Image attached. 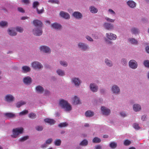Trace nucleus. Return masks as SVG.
<instances>
[{
    "label": "nucleus",
    "instance_id": "nucleus-8",
    "mask_svg": "<svg viewBox=\"0 0 149 149\" xmlns=\"http://www.w3.org/2000/svg\"><path fill=\"white\" fill-rule=\"evenodd\" d=\"M33 22V24L36 27H41L43 25V24L42 22L38 19L34 20Z\"/></svg>",
    "mask_w": 149,
    "mask_h": 149
},
{
    "label": "nucleus",
    "instance_id": "nucleus-64",
    "mask_svg": "<svg viewBox=\"0 0 149 149\" xmlns=\"http://www.w3.org/2000/svg\"><path fill=\"white\" fill-rule=\"evenodd\" d=\"M120 114V115L123 117H125L126 116V115L125 113L123 112H121Z\"/></svg>",
    "mask_w": 149,
    "mask_h": 149
},
{
    "label": "nucleus",
    "instance_id": "nucleus-28",
    "mask_svg": "<svg viewBox=\"0 0 149 149\" xmlns=\"http://www.w3.org/2000/svg\"><path fill=\"white\" fill-rule=\"evenodd\" d=\"M8 24V23L6 21H1L0 22V26L2 27H7Z\"/></svg>",
    "mask_w": 149,
    "mask_h": 149
},
{
    "label": "nucleus",
    "instance_id": "nucleus-52",
    "mask_svg": "<svg viewBox=\"0 0 149 149\" xmlns=\"http://www.w3.org/2000/svg\"><path fill=\"white\" fill-rule=\"evenodd\" d=\"M131 31L132 33L134 34L137 33L138 32L137 29H132Z\"/></svg>",
    "mask_w": 149,
    "mask_h": 149
},
{
    "label": "nucleus",
    "instance_id": "nucleus-3",
    "mask_svg": "<svg viewBox=\"0 0 149 149\" xmlns=\"http://www.w3.org/2000/svg\"><path fill=\"white\" fill-rule=\"evenodd\" d=\"M59 15L61 17L66 19H70V16L68 13L64 11H60Z\"/></svg>",
    "mask_w": 149,
    "mask_h": 149
},
{
    "label": "nucleus",
    "instance_id": "nucleus-5",
    "mask_svg": "<svg viewBox=\"0 0 149 149\" xmlns=\"http://www.w3.org/2000/svg\"><path fill=\"white\" fill-rule=\"evenodd\" d=\"M126 3L127 6L131 8H134L136 7V3L133 0H129Z\"/></svg>",
    "mask_w": 149,
    "mask_h": 149
},
{
    "label": "nucleus",
    "instance_id": "nucleus-61",
    "mask_svg": "<svg viewBox=\"0 0 149 149\" xmlns=\"http://www.w3.org/2000/svg\"><path fill=\"white\" fill-rule=\"evenodd\" d=\"M47 143H46L45 142V143L44 144L41 145V147L42 148H45L47 146Z\"/></svg>",
    "mask_w": 149,
    "mask_h": 149
},
{
    "label": "nucleus",
    "instance_id": "nucleus-11",
    "mask_svg": "<svg viewBox=\"0 0 149 149\" xmlns=\"http://www.w3.org/2000/svg\"><path fill=\"white\" fill-rule=\"evenodd\" d=\"M32 66L34 69H40L42 66L41 63L37 61H35L32 64Z\"/></svg>",
    "mask_w": 149,
    "mask_h": 149
},
{
    "label": "nucleus",
    "instance_id": "nucleus-43",
    "mask_svg": "<svg viewBox=\"0 0 149 149\" xmlns=\"http://www.w3.org/2000/svg\"><path fill=\"white\" fill-rule=\"evenodd\" d=\"M36 130L39 131H42L43 129L42 126H37L36 127Z\"/></svg>",
    "mask_w": 149,
    "mask_h": 149
},
{
    "label": "nucleus",
    "instance_id": "nucleus-1",
    "mask_svg": "<svg viewBox=\"0 0 149 149\" xmlns=\"http://www.w3.org/2000/svg\"><path fill=\"white\" fill-rule=\"evenodd\" d=\"M59 104L62 108L64 109L66 111L71 110L72 108L70 104L66 101L62 99L60 101Z\"/></svg>",
    "mask_w": 149,
    "mask_h": 149
},
{
    "label": "nucleus",
    "instance_id": "nucleus-37",
    "mask_svg": "<svg viewBox=\"0 0 149 149\" xmlns=\"http://www.w3.org/2000/svg\"><path fill=\"white\" fill-rule=\"evenodd\" d=\"M61 143V141L60 139H56L54 141V144L56 146H59Z\"/></svg>",
    "mask_w": 149,
    "mask_h": 149
},
{
    "label": "nucleus",
    "instance_id": "nucleus-49",
    "mask_svg": "<svg viewBox=\"0 0 149 149\" xmlns=\"http://www.w3.org/2000/svg\"><path fill=\"white\" fill-rule=\"evenodd\" d=\"M144 65L148 68H149V61L148 60H145L144 62Z\"/></svg>",
    "mask_w": 149,
    "mask_h": 149
},
{
    "label": "nucleus",
    "instance_id": "nucleus-45",
    "mask_svg": "<svg viewBox=\"0 0 149 149\" xmlns=\"http://www.w3.org/2000/svg\"><path fill=\"white\" fill-rule=\"evenodd\" d=\"M39 5V3L38 1H35L33 2V8H37L38 6Z\"/></svg>",
    "mask_w": 149,
    "mask_h": 149
},
{
    "label": "nucleus",
    "instance_id": "nucleus-18",
    "mask_svg": "<svg viewBox=\"0 0 149 149\" xmlns=\"http://www.w3.org/2000/svg\"><path fill=\"white\" fill-rule=\"evenodd\" d=\"M44 121L46 123H49L50 125L54 124L55 123V121L52 119L46 118L44 119Z\"/></svg>",
    "mask_w": 149,
    "mask_h": 149
},
{
    "label": "nucleus",
    "instance_id": "nucleus-12",
    "mask_svg": "<svg viewBox=\"0 0 149 149\" xmlns=\"http://www.w3.org/2000/svg\"><path fill=\"white\" fill-rule=\"evenodd\" d=\"M40 50L46 53H50L51 50L50 48L48 47L45 46H42L40 47Z\"/></svg>",
    "mask_w": 149,
    "mask_h": 149
},
{
    "label": "nucleus",
    "instance_id": "nucleus-17",
    "mask_svg": "<svg viewBox=\"0 0 149 149\" xmlns=\"http://www.w3.org/2000/svg\"><path fill=\"white\" fill-rule=\"evenodd\" d=\"M73 103L75 105H76L81 103V102L78 97L75 96L72 99Z\"/></svg>",
    "mask_w": 149,
    "mask_h": 149
},
{
    "label": "nucleus",
    "instance_id": "nucleus-40",
    "mask_svg": "<svg viewBox=\"0 0 149 149\" xmlns=\"http://www.w3.org/2000/svg\"><path fill=\"white\" fill-rule=\"evenodd\" d=\"M48 2L52 3L59 4V1L58 0H48Z\"/></svg>",
    "mask_w": 149,
    "mask_h": 149
},
{
    "label": "nucleus",
    "instance_id": "nucleus-44",
    "mask_svg": "<svg viewBox=\"0 0 149 149\" xmlns=\"http://www.w3.org/2000/svg\"><path fill=\"white\" fill-rule=\"evenodd\" d=\"M104 18L107 21L113 23L115 21L114 19H111L107 17H105Z\"/></svg>",
    "mask_w": 149,
    "mask_h": 149
},
{
    "label": "nucleus",
    "instance_id": "nucleus-58",
    "mask_svg": "<svg viewBox=\"0 0 149 149\" xmlns=\"http://www.w3.org/2000/svg\"><path fill=\"white\" fill-rule=\"evenodd\" d=\"M122 63L123 65H125L127 63L126 60L125 59H123L122 60Z\"/></svg>",
    "mask_w": 149,
    "mask_h": 149
},
{
    "label": "nucleus",
    "instance_id": "nucleus-34",
    "mask_svg": "<svg viewBox=\"0 0 149 149\" xmlns=\"http://www.w3.org/2000/svg\"><path fill=\"white\" fill-rule=\"evenodd\" d=\"M92 141L93 143H97L100 142L101 140L100 139L97 137H95L93 139Z\"/></svg>",
    "mask_w": 149,
    "mask_h": 149
},
{
    "label": "nucleus",
    "instance_id": "nucleus-41",
    "mask_svg": "<svg viewBox=\"0 0 149 149\" xmlns=\"http://www.w3.org/2000/svg\"><path fill=\"white\" fill-rule=\"evenodd\" d=\"M105 63L109 66H111L112 65L111 61L110 60H108V59H106Z\"/></svg>",
    "mask_w": 149,
    "mask_h": 149
},
{
    "label": "nucleus",
    "instance_id": "nucleus-4",
    "mask_svg": "<svg viewBox=\"0 0 149 149\" xmlns=\"http://www.w3.org/2000/svg\"><path fill=\"white\" fill-rule=\"evenodd\" d=\"M72 15L74 18L78 19H81L83 17L82 14L78 11L74 12Z\"/></svg>",
    "mask_w": 149,
    "mask_h": 149
},
{
    "label": "nucleus",
    "instance_id": "nucleus-14",
    "mask_svg": "<svg viewBox=\"0 0 149 149\" xmlns=\"http://www.w3.org/2000/svg\"><path fill=\"white\" fill-rule=\"evenodd\" d=\"M31 78L29 76L25 77L23 79V81L25 84H30L31 83Z\"/></svg>",
    "mask_w": 149,
    "mask_h": 149
},
{
    "label": "nucleus",
    "instance_id": "nucleus-33",
    "mask_svg": "<svg viewBox=\"0 0 149 149\" xmlns=\"http://www.w3.org/2000/svg\"><path fill=\"white\" fill-rule=\"evenodd\" d=\"M128 40L130 43L133 44H136L138 42L134 38H129Z\"/></svg>",
    "mask_w": 149,
    "mask_h": 149
},
{
    "label": "nucleus",
    "instance_id": "nucleus-63",
    "mask_svg": "<svg viewBox=\"0 0 149 149\" xmlns=\"http://www.w3.org/2000/svg\"><path fill=\"white\" fill-rule=\"evenodd\" d=\"M102 146L100 145H97L95 147V149H101Z\"/></svg>",
    "mask_w": 149,
    "mask_h": 149
},
{
    "label": "nucleus",
    "instance_id": "nucleus-32",
    "mask_svg": "<svg viewBox=\"0 0 149 149\" xmlns=\"http://www.w3.org/2000/svg\"><path fill=\"white\" fill-rule=\"evenodd\" d=\"M88 144V141L86 139H84L80 143V145L82 146H86Z\"/></svg>",
    "mask_w": 149,
    "mask_h": 149
},
{
    "label": "nucleus",
    "instance_id": "nucleus-30",
    "mask_svg": "<svg viewBox=\"0 0 149 149\" xmlns=\"http://www.w3.org/2000/svg\"><path fill=\"white\" fill-rule=\"evenodd\" d=\"M5 115L6 117L9 118H12L15 116V114L11 113H6Z\"/></svg>",
    "mask_w": 149,
    "mask_h": 149
},
{
    "label": "nucleus",
    "instance_id": "nucleus-36",
    "mask_svg": "<svg viewBox=\"0 0 149 149\" xmlns=\"http://www.w3.org/2000/svg\"><path fill=\"white\" fill-rule=\"evenodd\" d=\"M117 144L114 142H112L109 145L110 147L114 149L116 148L117 146Z\"/></svg>",
    "mask_w": 149,
    "mask_h": 149
},
{
    "label": "nucleus",
    "instance_id": "nucleus-21",
    "mask_svg": "<svg viewBox=\"0 0 149 149\" xmlns=\"http://www.w3.org/2000/svg\"><path fill=\"white\" fill-rule=\"evenodd\" d=\"M36 90L38 93H42L44 91V88L40 86H38L36 87Z\"/></svg>",
    "mask_w": 149,
    "mask_h": 149
},
{
    "label": "nucleus",
    "instance_id": "nucleus-23",
    "mask_svg": "<svg viewBox=\"0 0 149 149\" xmlns=\"http://www.w3.org/2000/svg\"><path fill=\"white\" fill-rule=\"evenodd\" d=\"M133 109L136 111H139L141 109V106L138 104H134L133 106Z\"/></svg>",
    "mask_w": 149,
    "mask_h": 149
},
{
    "label": "nucleus",
    "instance_id": "nucleus-26",
    "mask_svg": "<svg viewBox=\"0 0 149 149\" xmlns=\"http://www.w3.org/2000/svg\"><path fill=\"white\" fill-rule=\"evenodd\" d=\"M51 26L53 28H61V26L59 23L55 22L51 24Z\"/></svg>",
    "mask_w": 149,
    "mask_h": 149
},
{
    "label": "nucleus",
    "instance_id": "nucleus-9",
    "mask_svg": "<svg viewBox=\"0 0 149 149\" xmlns=\"http://www.w3.org/2000/svg\"><path fill=\"white\" fill-rule=\"evenodd\" d=\"M106 36L107 38L111 40H115L117 38L116 36L112 33H107Z\"/></svg>",
    "mask_w": 149,
    "mask_h": 149
},
{
    "label": "nucleus",
    "instance_id": "nucleus-50",
    "mask_svg": "<svg viewBox=\"0 0 149 149\" xmlns=\"http://www.w3.org/2000/svg\"><path fill=\"white\" fill-rule=\"evenodd\" d=\"M36 10L37 11L38 13L39 14H40L42 13L44 11V10L43 9V8H42V9L39 10V9L38 8H37Z\"/></svg>",
    "mask_w": 149,
    "mask_h": 149
},
{
    "label": "nucleus",
    "instance_id": "nucleus-47",
    "mask_svg": "<svg viewBox=\"0 0 149 149\" xmlns=\"http://www.w3.org/2000/svg\"><path fill=\"white\" fill-rule=\"evenodd\" d=\"M131 143V141L128 140H125L124 143V144L125 146H129Z\"/></svg>",
    "mask_w": 149,
    "mask_h": 149
},
{
    "label": "nucleus",
    "instance_id": "nucleus-27",
    "mask_svg": "<svg viewBox=\"0 0 149 149\" xmlns=\"http://www.w3.org/2000/svg\"><path fill=\"white\" fill-rule=\"evenodd\" d=\"M22 69L24 72H29L31 70L30 68L27 66H24L22 67Z\"/></svg>",
    "mask_w": 149,
    "mask_h": 149
},
{
    "label": "nucleus",
    "instance_id": "nucleus-55",
    "mask_svg": "<svg viewBox=\"0 0 149 149\" xmlns=\"http://www.w3.org/2000/svg\"><path fill=\"white\" fill-rule=\"evenodd\" d=\"M60 63L61 64V65H63V66H66L67 65V64L64 61H61L60 62Z\"/></svg>",
    "mask_w": 149,
    "mask_h": 149
},
{
    "label": "nucleus",
    "instance_id": "nucleus-31",
    "mask_svg": "<svg viewBox=\"0 0 149 149\" xmlns=\"http://www.w3.org/2000/svg\"><path fill=\"white\" fill-rule=\"evenodd\" d=\"M56 72L59 76H63L65 74L64 72L60 69L57 70Z\"/></svg>",
    "mask_w": 149,
    "mask_h": 149
},
{
    "label": "nucleus",
    "instance_id": "nucleus-35",
    "mask_svg": "<svg viewBox=\"0 0 149 149\" xmlns=\"http://www.w3.org/2000/svg\"><path fill=\"white\" fill-rule=\"evenodd\" d=\"M104 26L106 28H111L113 27V25L110 23L105 22L104 24Z\"/></svg>",
    "mask_w": 149,
    "mask_h": 149
},
{
    "label": "nucleus",
    "instance_id": "nucleus-15",
    "mask_svg": "<svg viewBox=\"0 0 149 149\" xmlns=\"http://www.w3.org/2000/svg\"><path fill=\"white\" fill-rule=\"evenodd\" d=\"M8 34L12 36H14L17 35V32L15 29H10L8 30Z\"/></svg>",
    "mask_w": 149,
    "mask_h": 149
},
{
    "label": "nucleus",
    "instance_id": "nucleus-22",
    "mask_svg": "<svg viewBox=\"0 0 149 149\" xmlns=\"http://www.w3.org/2000/svg\"><path fill=\"white\" fill-rule=\"evenodd\" d=\"M72 82L76 86H79L81 83V82L79 79L76 78H73L72 79Z\"/></svg>",
    "mask_w": 149,
    "mask_h": 149
},
{
    "label": "nucleus",
    "instance_id": "nucleus-39",
    "mask_svg": "<svg viewBox=\"0 0 149 149\" xmlns=\"http://www.w3.org/2000/svg\"><path fill=\"white\" fill-rule=\"evenodd\" d=\"M29 139V136H28L21 137L19 140V141L21 142H23Z\"/></svg>",
    "mask_w": 149,
    "mask_h": 149
},
{
    "label": "nucleus",
    "instance_id": "nucleus-7",
    "mask_svg": "<svg viewBox=\"0 0 149 149\" xmlns=\"http://www.w3.org/2000/svg\"><path fill=\"white\" fill-rule=\"evenodd\" d=\"M130 67L133 69H135L137 67L138 65L136 62L134 60H132L129 62Z\"/></svg>",
    "mask_w": 149,
    "mask_h": 149
},
{
    "label": "nucleus",
    "instance_id": "nucleus-20",
    "mask_svg": "<svg viewBox=\"0 0 149 149\" xmlns=\"http://www.w3.org/2000/svg\"><path fill=\"white\" fill-rule=\"evenodd\" d=\"M90 12L93 13H95L97 12L98 9L93 6H91L89 7Z\"/></svg>",
    "mask_w": 149,
    "mask_h": 149
},
{
    "label": "nucleus",
    "instance_id": "nucleus-51",
    "mask_svg": "<svg viewBox=\"0 0 149 149\" xmlns=\"http://www.w3.org/2000/svg\"><path fill=\"white\" fill-rule=\"evenodd\" d=\"M52 141V139L51 138H50L47 140L45 142L47 144H50Z\"/></svg>",
    "mask_w": 149,
    "mask_h": 149
},
{
    "label": "nucleus",
    "instance_id": "nucleus-13",
    "mask_svg": "<svg viewBox=\"0 0 149 149\" xmlns=\"http://www.w3.org/2000/svg\"><path fill=\"white\" fill-rule=\"evenodd\" d=\"M14 97L11 94H8L5 97V100L8 102H12L14 100Z\"/></svg>",
    "mask_w": 149,
    "mask_h": 149
},
{
    "label": "nucleus",
    "instance_id": "nucleus-57",
    "mask_svg": "<svg viewBox=\"0 0 149 149\" xmlns=\"http://www.w3.org/2000/svg\"><path fill=\"white\" fill-rule=\"evenodd\" d=\"M22 2L24 4H27L29 3V0H22Z\"/></svg>",
    "mask_w": 149,
    "mask_h": 149
},
{
    "label": "nucleus",
    "instance_id": "nucleus-56",
    "mask_svg": "<svg viewBox=\"0 0 149 149\" xmlns=\"http://www.w3.org/2000/svg\"><path fill=\"white\" fill-rule=\"evenodd\" d=\"M17 10L19 11L21 13H24L25 12L23 9L21 7H18L17 8Z\"/></svg>",
    "mask_w": 149,
    "mask_h": 149
},
{
    "label": "nucleus",
    "instance_id": "nucleus-16",
    "mask_svg": "<svg viewBox=\"0 0 149 149\" xmlns=\"http://www.w3.org/2000/svg\"><path fill=\"white\" fill-rule=\"evenodd\" d=\"M90 88L92 91L93 92H96L97 90L98 87L94 84H91L90 85Z\"/></svg>",
    "mask_w": 149,
    "mask_h": 149
},
{
    "label": "nucleus",
    "instance_id": "nucleus-59",
    "mask_svg": "<svg viewBox=\"0 0 149 149\" xmlns=\"http://www.w3.org/2000/svg\"><path fill=\"white\" fill-rule=\"evenodd\" d=\"M45 25H49L50 24L51 22L49 20H45Z\"/></svg>",
    "mask_w": 149,
    "mask_h": 149
},
{
    "label": "nucleus",
    "instance_id": "nucleus-42",
    "mask_svg": "<svg viewBox=\"0 0 149 149\" xmlns=\"http://www.w3.org/2000/svg\"><path fill=\"white\" fill-rule=\"evenodd\" d=\"M68 125V124L66 122L65 123H60L58 125V126L60 127H66Z\"/></svg>",
    "mask_w": 149,
    "mask_h": 149
},
{
    "label": "nucleus",
    "instance_id": "nucleus-19",
    "mask_svg": "<svg viewBox=\"0 0 149 149\" xmlns=\"http://www.w3.org/2000/svg\"><path fill=\"white\" fill-rule=\"evenodd\" d=\"M112 91L113 93H118L120 92V89L116 85H114L112 87Z\"/></svg>",
    "mask_w": 149,
    "mask_h": 149
},
{
    "label": "nucleus",
    "instance_id": "nucleus-29",
    "mask_svg": "<svg viewBox=\"0 0 149 149\" xmlns=\"http://www.w3.org/2000/svg\"><path fill=\"white\" fill-rule=\"evenodd\" d=\"M26 104V102L23 101H20L17 102L16 104V107L17 108H19L22 106Z\"/></svg>",
    "mask_w": 149,
    "mask_h": 149
},
{
    "label": "nucleus",
    "instance_id": "nucleus-62",
    "mask_svg": "<svg viewBox=\"0 0 149 149\" xmlns=\"http://www.w3.org/2000/svg\"><path fill=\"white\" fill-rule=\"evenodd\" d=\"M86 38L88 40L90 41H93L91 37L88 36H87L86 37Z\"/></svg>",
    "mask_w": 149,
    "mask_h": 149
},
{
    "label": "nucleus",
    "instance_id": "nucleus-38",
    "mask_svg": "<svg viewBox=\"0 0 149 149\" xmlns=\"http://www.w3.org/2000/svg\"><path fill=\"white\" fill-rule=\"evenodd\" d=\"M36 114L33 112L30 113L29 115V117L31 119L35 118H36Z\"/></svg>",
    "mask_w": 149,
    "mask_h": 149
},
{
    "label": "nucleus",
    "instance_id": "nucleus-2",
    "mask_svg": "<svg viewBox=\"0 0 149 149\" xmlns=\"http://www.w3.org/2000/svg\"><path fill=\"white\" fill-rule=\"evenodd\" d=\"M23 130V128L22 127L17 128L14 129L13 130V134L11 136L14 138H17L18 135L22 134Z\"/></svg>",
    "mask_w": 149,
    "mask_h": 149
},
{
    "label": "nucleus",
    "instance_id": "nucleus-60",
    "mask_svg": "<svg viewBox=\"0 0 149 149\" xmlns=\"http://www.w3.org/2000/svg\"><path fill=\"white\" fill-rule=\"evenodd\" d=\"M16 32L18 31L19 32L21 33L23 31V29H15Z\"/></svg>",
    "mask_w": 149,
    "mask_h": 149
},
{
    "label": "nucleus",
    "instance_id": "nucleus-24",
    "mask_svg": "<svg viewBox=\"0 0 149 149\" xmlns=\"http://www.w3.org/2000/svg\"><path fill=\"white\" fill-rule=\"evenodd\" d=\"M78 46L79 48L84 50H85L88 48V46L87 45L81 43H79Z\"/></svg>",
    "mask_w": 149,
    "mask_h": 149
},
{
    "label": "nucleus",
    "instance_id": "nucleus-6",
    "mask_svg": "<svg viewBox=\"0 0 149 149\" xmlns=\"http://www.w3.org/2000/svg\"><path fill=\"white\" fill-rule=\"evenodd\" d=\"M33 32L34 35L38 36L42 35V29H34Z\"/></svg>",
    "mask_w": 149,
    "mask_h": 149
},
{
    "label": "nucleus",
    "instance_id": "nucleus-25",
    "mask_svg": "<svg viewBox=\"0 0 149 149\" xmlns=\"http://www.w3.org/2000/svg\"><path fill=\"white\" fill-rule=\"evenodd\" d=\"M85 115L86 117H91L94 115V113L91 111L88 110L85 112Z\"/></svg>",
    "mask_w": 149,
    "mask_h": 149
},
{
    "label": "nucleus",
    "instance_id": "nucleus-10",
    "mask_svg": "<svg viewBox=\"0 0 149 149\" xmlns=\"http://www.w3.org/2000/svg\"><path fill=\"white\" fill-rule=\"evenodd\" d=\"M102 112L103 115H108L110 113V110L104 107H102L101 108Z\"/></svg>",
    "mask_w": 149,
    "mask_h": 149
},
{
    "label": "nucleus",
    "instance_id": "nucleus-48",
    "mask_svg": "<svg viewBox=\"0 0 149 149\" xmlns=\"http://www.w3.org/2000/svg\"><path fill=\"white\" fill-rule=\"evenodd\" d=\"M141 21L143 23H146L148 22V19L146 18H142L141 19Z\"/></svg>",
    "mask_w": 149,
    "mask_h": 149
},
{
    "label": "nucleus",
    "instance_id": "nucleus-53",
    "mask_svg": "<svg viewBox=\"0 0 149 149\" xmlns=\"http://www.w3.org/2000/svg\"><path fill=\"white\" fill-rule=\"evenodd\" d=\"M108 11L110 13V14H111L113 15H115L116 13L115 12L111 9H109Z\"/></svg>",
    "mask_w": 149,
    "mask_h": 149
},
{
    "label": "nucleus",
    "instance_id": "nucleus-54",
    "mask_svg": "<svg viewBox=\"0 0 149 149\" xmlns=\"http://www.w3.org/2000/svg\"><path fill=\"white\" fill-rule=\"evenodd\" d=\"M133 126L134 128L138 130L140 128L139 126V125L137 123L134 124L133 125Z\"/></svg>",
    "mask_w": 149,
    "mask_h": 149
},
{
    "label": "nucleus",
    "instance_id": "nucleus-46",
    "mask_svg": "<svg viewBox=\"0 0 149 149\" xmlns=\"http://www.w3.org/2000/svg\"><path fill=\"white\" fill-rule=\"evenodd\" d=\"M28 113V111L27 110H23L22 111L20 112L19 113V115H25Z\"/></svg>",
    "mask_w": 149,
    "mask_h": 149
}]
</instances>
